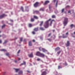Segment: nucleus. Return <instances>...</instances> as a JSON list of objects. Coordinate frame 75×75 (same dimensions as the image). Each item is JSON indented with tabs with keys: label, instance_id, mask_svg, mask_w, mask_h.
Masks as SVG:
<instances>
[{
	"label": "nucleus",
	"instance_id": "nucleus-14",
	"mask_svg": "<svg viewBox=\"0 0 75 75\" xmlns=\"http://www.w3.org/2000/svg\"><path fill=\"white\" fill-rule=\"evenodd\" d=\"M23 74V72L22 71H19L18 73V74Z\"/></svg>",
	"mask_w": 75,
	"mask_h": 75
},
{
	"label": "nucleus",
	"instance_id": "nucleus-22",
	"mask_svg": "<svg viewBox=\"0 0 75 75\" xmlns=\"http://www.w3.org/2000/svg\"><path fill=\"white\" fill-rule=\"evenodd\" d=\"M54 21V20H53L50 23V26H51L52 24V21Z\"/></svg>",
	"mask_w": 75,
	"mask_h": 75
},
{
	"label": "nucleus",
	"instance_id": "nucleus-31",
	"mask_svg": "<svg viewBox=\"0 0 75 75\" xmlns=\"http://www.w3.org/2000/svg\"><path fill=\"white\" fill-rule=\"evenodd\" d=\"M21 9L22 10V11H24L23 8L22 7H21Z\"/></svg>",
	"mask_w": 75,
	"mask_h": 75
},
{
	"label": "nucleus",
	"instance_id": "nucleus-59",
	"mask_svg": "<svg viewBox=\"0 0 75 75\" xmlns=\"http://www.w3.org/2000/svg\"><path fill=\"white\" fill-rule=\"evenodd\" d=\"M54 31H55V30H53V32H54Z\"/></svg>",
	"mask_w": 75,
	"mask_h": 75
},
{
	"label": "nucleus",
	"instance_id": "nucleus-24",
	"mask_svg": "<svg viewBox=\"0 0 75 75\" xmlns=\"http://www.w3.org/2000/svg\"><path fill=\"white\" fill-rule=\"evenodd\" d=\"M28 25L30 27H31L32 26V24H29Z\"/></svg>",
	"mask_w": 75,
	"mask_h": 75
},
{
	"label": "nucleus",
	"instance_id": "nucleus-39",
	"mask_svg": "<svg viewBox=\"0 0 75 75\" xmlns=\"http://www.w3.org/2000/svg\"><path fill=\"white\" fill-rule=\"evenodd\" d=\"M51 35V33H50L48 35V37H50V35Z\"/></svg>",
	"mask_w": 75,
	"mask_h": 75
},
{
	"label": "nucleus",
	"instance_id": "nucleus-36",
	"mask_svg": "<svg viewBox=\"0 0 75 75\" xmlns=\"http://www.w3.org/2000/svg\"><path fill=\"white\" fill-rule=\"evenodd\" d=\"M64 9H63L62 10V12L63 13V12H64Z\"/></svg>",
	"mask_w": 75,
	"mask_h": 75
},
{
	"label": "nucleus",
	"instance_id": "nucleus-61",
	"mask_svg": "<svg viewBox=\"0 0 75 75\" xmlns=\"http://www.w3.org/2000/svg\"><path fill=\"white\" fill-rule=\"evenodd\" d=\"M74 34H75V31L74 33Z\"/></svg>",
	"mask_w": 75,
	"mask_h": 75
},
{
	"label": "nucleus",
	"instance_id": "nucleus-54",
	"mask_svg": "<svg viewBox=\"0 0 75 75\" xmlns=\"http://www.w3.org/2000/svg\"><path fill=\"white\" fill-rule=\"evenodd\" d=\"M53 1H54V3H55L56 0H53Z\"/></svg>",
	"mask_w": 75,
	"mask_h": 75
},
{
	"label": "nucleus",
	"instance_id": "nucleus-58",
	"mask_svg": "<svg viewBox=\"0 0 75 75\" xmlns=\"http://www.w3.org/2000/svg\"><path fill=\"white\" fill-rule=\"evenodd\" d=\"M67 7H70L69 6H67Z\"/></svg>",
	"mask_w": 75,
	"mask_h": 75
},
{
	"label": "nucleus",
	"instance_id": "nucleus-48",
	"mask_svg": "<svg viewBox=\"0 0 75 75\" xmlns=\"http://www.w3.org/2000/svg\"><path fill=\"white\" fill-rule=\"evenodd\" d=\"M66 35H68V32H67L66 34Z\"/></svg>",
	"mask_w": 75,
	"mask_h": 75
},
{
	"label": "nucleus",
	"instance_id": "nucleus-45",
	"mask_svg": "<svg viewBox=\"0 0 75 75\" xmlns=\"http://www.w3.org/2000/svg\"><path fill=\"white\" fill-rule=\"evenodd\" d=\"M23 64H24V65H25V64H26V63H25V62H23Z\"/></svg>",
	"mask_w": 75,
	"mask_h": 75
},
{
	"label": "nucleus",
	"instance_id": "nucleus-55",
	"mask_svg": "<svg viewBox=\"0 0 75 75\" xmlns=\"http://www.w3.org/2000/svg\"><path fill=\"white\" fill-rule=\"evenodd\" d=\"M40 48H41V47H40L39 48V50H40V51H41V49H40Z\"/></svg>",
	"mask_w": 75,
	"mask_h": 75
},
{
	"label": "nucleus",
	"instance_id": "nucleus-37",
	"mask_svg": "<svg viewBox=\"0 0 75 75\" xmlns=\"http://www.w3.org/2000/svg\"><path fill=\"white\" fill-rule=\"evenodd\" d=\"M37 61H40V59H39V58H38V59H37Z\"/></svg>",
	"mask_w": 75,
	"mask_h": 75
},
{
	"label": "nucleus",
	"instance_id": "nucleus-63",
	"mask_svg": "<svg viewBox=\"0 0 75 75\" xmlns=\"http://www.w3.org/2000/svg\"><path fill=\"white\" fill-rule=\"evenodd\" d=\"M33 64H34V65H35V63H33Z\"/></svg>",
	"mask_w": 75,
	"mask_h": 75
},
{
	"label": "nucleus",
	"instance_id": "nucleus-1",
	"mask_svg": "<svg viewBox=\"0 0 75 75\" xmlns=\"http://www.w3.org/2000/svg\"><path fill=\"white\" fill-rule=\"evenodd\" d=\"M51 19H50L48 20L45 23L44 26L45 28H47L49 27V21L51 20Z\"/></svg>",
	"mask_w": 75,
	"mask_h": 75
},
{
	"label": "nucleus",
	"instance_id": "nucleus-53",
	"mask_svg": "<svg viewBox=\"0 0 75 75\" xmlns=\"http://www.w3.org/2000/svg\"><path fill=\"white\" fill-rule=\"evenodd\" d=\"M33 42H35V40H33Z\"/></svg>",
	"mask_w": 75,
	"mask_h": 75
},
{
	"label": "nucleus",
	"instance_id": "nucleus-26",
	"mask_svg": "<svg viewBox=\"0 0 75 75\" xmlns=\"http://www.w3.org/2000/svg\"><path fill=\"white\" fill-rule=\"evenodd\" d=\"M61 51H59L57 52V54H60V52H61Z\"/></svg>",
	"mask_w": 75,
	"mask_h": 75
},
{
	"label": "nucleus",
	"instance_id": "nucleus-47",
	"mask_svg": "<svg viewBox=\"0 0 75 75\" xmlns=\"http://www.w3.org/2000/svg\"><path fill=\"white\" fill-rule=\"evenodd\" d=\"M14 62H15V63H17V61L16 60H15Z\"/></svg>",
	"mask_w": 75,
	"mask_h": 75
},
{
	"label": "nucleus",
	"instance_id": "nucleus-60",
	"mask_svg": "<svg viewBox=\"0 0 75 75\" xmlns=\"http://www.w3.org/2000/svg\"><path fill=\"white\" fill-rule=\"evenodd\" d=\"M61 37H62L61 36H59V38H60Z\"/></svg>",
	"mask_w": 75,
	"mask_h": 75
},
{
	"label": "nucleus",
	"instance_id": "nucleus-7",
	"mask_svg": "<svg viewBox=\"0 0 75 75\" xmlns=\"http://www.w3.org/2000/svg\"><path fill=\"white\" fill-rule=\"evenodd\" d=\"M50 3V1H45V3L43 4V5H45L47 4L48 3Z\"/></svg>",
	"mask_w": 75,
	"mask_h": 75
},
{
	"label": "nucleus",
	"instance_id": "nucleus-3",
	"mask_svg": "<svg viewBox=\"0 0 75 75\" xmlns=\"http://www.w3.org/2000/svg\"><path fill=\"white\" fill-rule=\"evenodd\" d=\"M68 19L67 18H65L64 21V26H65L66 24H67L68 23Z\"/></svg>",
	"mask_w": 75,
	"mask_h": 75
},
{
	"label": "nucleus",
	"instance_id": "nucleus-19",
	"mask_svg": "<svg viewBox=\"0 0 75 75\" xmlns=\"http://www.w3.org/2000/svg\"><path fill=\"white\" fill-rule=\"evenodd\" d=\"M33 55L32 53H31L29 55V57H33Z\"/></svg>",
	"mask_w": 75,
	"mask_h": 75
},
{
	"label": "nucleus",
	"instance_id": "nucleus-28",
	"mask_svg": "<svg viewBox=\"0 0 75 75\" xmlns=\"http://www.w3.org/2000/svg\"><path fill=\"white\" fill-rule=\"evenodd\" d=\"M52 18H56L55 16L54 15H53L52 16Z\"/></svg>",
	"mask_w": 75,
	"mask_h": 75
},
{
	"label": "nucleus",
	"instance_id": "nucleus-15",
	"mask_svg": "<svg viewBox=\"0 0 75 75\" xmlns=\"http://www.w3.org/2000/svg\"><path fill=\"white\" fill-rule=\"evenodd\" d=\"M1 51H4V52H5V51H7L6 50V49H1Z\"/></svg>",
	"mask_w": 75,
	"mask_h": 75
},
{
	"label": "nucleus",
	"instance_id": "nucleus-62",
	"mask_svg": "<svg viewBox=\"0 0 75 75\" xmlns=\"http://www.w3.org/2000/svg\"><path fill=\"white\" fill-rule=\"evenodd\" d=\"M1 37V35H0V37Z\"/></svg>",
	"mask_w": 75,
	"mask_h": 75
},
{
	"label": "nucleus",
	"instance_id": "nucleus-44",
	"mask_svg": "<svg viewBox=\"0 0 75 75\" xmlns=\"http://www.w3.org/2000/svg\"><path fill=\"white\" fill-rule=\"evenodd\" d=\"M71 35L73 37H75L74 36H73V33H71Z\"/></svg>",
	"mask_w": 75,
	"mask_h": 75
},
{
	"label": "nucleus",
	"instance_id": "nucleus-29",
	"mask_svg": "<svg viewBox=\"0 0 75 75\" xmlns=\"http://www.w3.org/2000/svg\"><path fill=\"white\" fill-rule=\"evenodd\" d=\"M34 21V19L33 18H31V22H33Z\"/></svg>",
	"mask_w": 75,
	"mask_h": 75
},
{
	"label": "nucleus",
	"instance_id": "nucleus-25",
	"mask_svg": "<svg viewBox=\"0 0 75 75\" xmlns=\"http://www.w3.org/2000/svg\"><path fill=\"white\" fill-rule=\"evenodd\" d=\"M6 55L7 56H9V55H10V54L8 53H6Z\"/></svg>",
	"mask_w": 75,
	"mask_h": 75
},
{
	"label": "nucleus",
	"instance_id": "nucleus-33",
	"mask_svg": "<svg viewBox=\"0 0 75 75\" xmlns=\"http://www.w3.org/2000/svg\"><path fill=\"white\" fill-rule=\"evenodd\" d=\"M67 37V36H63L62 37L63 38H66Z\"/></svg>",
	"mask_w": 75,
	"mask_h": 75
},
{
	"label": "nucleus",
	"instance_id": "nucleus-52",
	"mask_svg": "<svg viewBox=\"0 0 75 75\" xmlns=\"http://www.w3.org/2000/svg\"><path fill=\"white\" fill-rule=\"evenodd\" d=\"M21 59H20V58H19L18 59V61H20V60H21Z\"/></svg>",
	"mask_w": 75,
	"mask_h": 75
},
{
	"label": "nucleus",
	"instance_id": "nucleus-42",
	"mask_svg": "<svg viewBox=\"0 0 75 75\" xmlns=\"http://www.w3.org/2000/svg\"><path fill=\"white\" fill-rule=\"evenodd\" d=\"M49 8L50 9H50H51V7L50 6V5L49 6Z\"/></svg>",
	"mask_w": 75,
	"mask_h": 75
},
{
	"label": "nucleus",
	"instance_id": "nucleus-27",
	"mask_svg": "<svg viewBox=\"0 0 75 75\" xmlns=\"http://www.w3.org/2000/svg\"><path fill=\"white\" fill-rule=\"evenodd\" d=\"M58 1H57V2H56V7H57V3H58Z\"/></svg>",
	"mask_w": 75,
	"mask_h": 75
},
{
	"label": "nucleus",
	"instance_id": "nucleus-10",
	"mask_svg": "<svg viewBox=\"0 0 75 75\" xmlns=\"http://www.w3.org/2000/svg\"><path fill=\"white\" fill-rule=\"evenodd\" d=\"M28 45L29 46H30V47L32 46V44L31 41L29 42Z\"/></svg>",
	"mask_w": 75,
	"mask_h": 75
},
{
	"label": "nucleus",
	"instance_id": "nucleus-8",
	"mask_svg": "<svg viewBox=\"0 0 75 75\" xmlns=\"http://www.w3.org/2000/svg\"><path fill=\"white\" fill-rule=\"evenodd\" d=\"M42 51L44 52H47V50H46L45 49H44L43 48H42Z\"/></svg>",
	"mask_w": 75,
	"mask_h": 75
},
{
	"label": "nucleus",
	"instance_id": "nucleus-34",
	"mask_svg": "<svg viewBox=\"0 0 75 75\" xmlns=\"http://www.w3.org/2000/svg\"><path fill=\"white\" fill-rule=\"evenodd\" d=\"M47 40H49L50 41H51L52 40L51 39H47Z\"/></svg>",
	"mask_w": 75,
	"mask_h": 75
},
{
	"label": "nucleus",
	"instance_id": "nucleus-11",
	"mask_svg": "<svg viewBox=\"0 0 75 75\" xmlns=\"http://www.w3.org/2000/svg\"><path fill=\"white\" fill-rule=\"evenodd\" d=\"M38 30V28L37 27L36 28H35L34 29V30L36 32H37Z\"/></svg>",
	"mask_w": 75,
	"mask_h": 75
},
{
	"label": "nucleus",
	"instance_id": "nucleus-57",
	"mask_svg": "<svg viewBox=\"0 0 75 75\" xmlns=\"http://www.w3.org/2000/svg\"><path fill=\"white\" fill-rule=\"evenodd\" d=\"M10 21H11V22H13V20H10Z\"/></svg>",
	"mask_w": 75,
	"mask_h": 75
},
{
	"label": "nucleus",
	"instance_id": "nucleus-23",
	"mask_svg": "<svg viewBox=\"0 0 75 75\" xmlns=\"http://www.w3.org/2000/svg\"><path fill=\"white\" fill-rule=\"evenodd\" d=\"M74 25L73 24H72L70 25V27H71V28H72L74 27Z\"/></svg>",
	"mask_w": 75,
	"mask_h": 75
},
{
	"label": "nucleus",
	"instance_id": "nucleus-56",
	"mask_svg": "<svg viewBox=\"0 0 75 75\" xmlns=\"http://www.w3.org/2000/svg\"><path fill=\"white\" fill-rule=\"evenodd\" d=\"M2 42V41H1V40H0V43H1Z\"/></svg>",
	"mask_w": 75,
	"mask_h": 75
},
{
	"label": "nucleus",
	"instance_id": "nucleus-18",
	"mask_svg": "<svg viewBox=\"0 0 75 75\" xmlns=\"http://www.w3.org/2000/svg\"><path fill=\"white\" fill-rule=\"evenodd\" d=\"M33 17H34V18H35V19H38V17L37 16H34Z\"/></svg>",
	"mask_w": 75,
	"mask_h": 75
},
{
	"label": "nucleus",
	"instance_id": "nucleus-21",
	"mask_svg": "<svg viewBox=\"0 0 75 75\" xmlns=\"http://www.w3.org/2000/svg\"><path fill=\"white\" fill-rule=\"evenodd\" d=\"M8 42V41L7 40H5L4 43H3V44H4L5 43H7V42Z\"/></svg>",
	"mask_w": 75,
	"mask_h": 75
},
{
	"label": "nucleus",
	"instance_id": "nucleus-6",
	"mask_svg": "<svg viewBox=\"0 0 75 75\" xmlns=\"http://www.w3.org/2000/svg\"><path fill=\"white\" fill-rule=\"evenodd\" d=\"M38 4L39 3L38 2H36L34 4V6L35 7H36L38 6Z\"/></svg>",
	"mask_w": 75,
	"mask_h": 75
},
{
	"label": "nucleus",
	"instance_id": "nucleus-38",
	"mask_svg": "<svg viewBox=\"0 0 75 75\" xmlns=\"http://www.w3.org/2000/svg\"><path fill=\"white\" fill-rule=\"evenodd\" d=\"M32 33L33 34H35V32L34 31H33L32 32Z\"/></svg>",
	"mask_w": 75,
	"mask_h": 75
},
{
	"label": "nucleus",
	"instance_id": "nucleus-16",
	"mask_svg": "<svg viewBox=\"0 0 75 75\" xmlns=\"http://www.w3.org/2000/svg\"><path fill=\"white\" fill-rule=\"evenodd\" d=\"M40 26H42V24H43V21H41L40 22Z\"/></svg>",
	"mask_w": 75,
	"mask_h": 75
},
{
	"label": "nucleus",
	"instance_id": "nucleus-49",
	"mask_svg": "<svg viewBox=\"0 0 75 75\" xmlns=\"http://www.w3.org/2000/svg\"><path fill=\"white\" fill-rule=\"evenodd\" d=\"M27 72L28 73H30V72L29 71H27Z\"/></svg>",
	"mask_w": 75,
	"mask_h": 75
},
{
	"label": "nucleus",
	"instance_id": "nucleus-20",
	"mask_svg": "<svg viewBox=\"0 0 75 75\" xmlns=\"http://www.w3.org/2000/svg\"><path fill=\"white\" fill-rule=\"evenodd\" d=\"M40 11H44V9L43 8H41L40 9Z\"/></svg>",
	"mask_w": 75,
	"mask_h": 75
},
{
	"label": "nucleus",
	"instance_id": "nucleus-41",
	"mask_svg": "<svg viewBox=\"0 0 75 75\" xmlns=\"http://www.w3.org/2000/svg\"><path fill=\"white\" fill-rule=\"evenodd\" d=\"M20 50H19V51L18 52V54H19V53H20Z\"/></svg>",
	"mask_w": 75,
	"mask_h": 75
},
{
	"label": "nucleus",
	"instance_id": "nucleus-64",
	"mask_svg": "<svg viewBox=\"0 0 75 75\" xmlns=\"http://www.w3.org/2000/svg\"><path fill=\"white\" fill-rule=\"evenodd\" d=\"M31 57V58H32V57Z\"/></svg>",
	"mask_w": 75,
	"mask_h": 75
},
{
	"label": "nucleus",
	"instance_id": "nucleus-13",
	"mask_svg": "<svg viewBox=\"0 0 75 75\" xmlns=\"http://www.w3.org/2000/svg\"><path fill=\"white\" fill-rule=\"evenodd\" d=\"M59 49L60 48L58 47L55 49V50L56 51H58V50H59Z\"/></svg>",
	"mask_w": 75,
	"mask_h": 75
},
{
	"label": "nucleus",
	"instance_id": "nucleus-46",
	"mask_svg": "<svg viewBox=\"0 0 75 75\" xmlns=\"http://www.w3.org/2000/svg\"><path fill=\"white\" fill-rule=\"evenodd\" d=\"M24 65L23 63H21V64L20 65V66L21 65Z\"/></svg>",
	"mask_w": 75,
	"mask_h": 75
},
{
	"label": "nucleus",
	"instance_id": "nucleus-30",
	"mask_svg": "<svg viewBox=\"0 0 75 75\" xmlns=\"http://www.w3.org/2000/svg\"><path fill=\"white\" fill-rule=\"evenodd\" d=\"M6 26V25L5 24L2 27V28H4Z\"/></svg>",
	"mask_w": 75,
	"mask_h": 75
},
{
	"label": "nucleus",
	"instance_id": "nucleus-2",
	"mask_svg": "<svg viewBox=\"0 0 75 75\" xmlns=\"http://www.w3.org/2000/svg\"><path fill=\"white\" fill-rule=\"evenodd\" d=\"M42 71H44L42 72L41 75H46L47 70V69H42L41 71V72H42Z\"/></svg>",
	"mask_w": 75,
	"mask_h": 75
},
{
	"label": "nucleus",
	"instance_id": "nucleus-51",
	"mask_svg": "<svg viewBox=\"0 0 75 75\" xmlns=\"http://www.w3.org/2000/svg\"><path fill=\"white\" fill-rule=\"evenodd\" d=\"M35 12L36 13H38L39 12L38 11H35Z\"/></svg>",
	"mask_w": 75,
	"mask_h": 75
},
{
	"label": "nucleus",
	"instance_id": "nucleus-12",
	"mask_svg": "<svg viewBox=\"0 0 75 75\" xmlns=\"http://www.w3.org/2000/svg\"><path fill=\"white\" fill-rule=\"evenodd\" d=\"M70 45V43L69 42V41H68L67 42V43L66 44V45L67 47H69V46Z\"/></svg>",
	"mask_w": 75,
	"mask_h": 75
},
{
	"label": "nucleus",
	"instance_id": "nucleus-35",
	"mask_svg": "<svg viewBox=\"0 0 75 75\" xmlns=\"http://www.w3.org/2000/svg\"><path fill=\"white\" fill-rule=\"evenodd\" d=\"M64 65L66 66H67V64L65 62V63L64 64Z\"/></svg>",
	"mask_w": 75,
	"mask_h": 75
},
{
	"label": "nucleus",
	"instance_id": "nucleus-4",
	"mask_svg": "<svg viewBox=\"0 0 75 75\" xmlns=\"http://www.w3.org/2000/svg\"><path fill=\"white\" fill-rule=\"evenodd\" d=\"M36 55L38 56H39L40 55H41V56H42V57H45V55L44 54L40 53V52H37Z\"/></svg>",
	"mask_w": 75,
	"mask_h": 75
},
{
	"label": "nucleus",
	"instance_id": "nucleus-40",
	"mask_svg": "<svg viewBox=\"0 0 75 75\" xmlns=\"http://www.w3.org/2000/svg\"><path fill=\"white\" fill-rule=\"evenodd\" d=\"M22 38H21V39H20V41H21V42L22 41Z\"/></svg>",
	"mask_w": 75,
	"mask_h": 75
},
{
	"label": "nucleus",
	"instance_id": "nucleus-32",
	"mask_svg": "<svg viewBox=\"0 0 75 75\" xmlns=\"http://www.w3.org/2000/svg\"><path fill=\"white\" fill-rule=\"evenodd\" d=\"M60 68H62V67H60V66H58V69H59Z\"/></svg>",
	"mask_w": 75,
	"mask_h": 75
},
{
	"label": "nucleus",
	"instance_id": "nucleus-43",
	"mask_svg": "<svg viewBox=\"0 0 75 75\" xmlns=\"http://www.w3.org/2000/svg\"><path fill=\"white\" fill-rule=\"evenodd\" d=\"M40 39L42 40H43V38L42 37H40Z\"/></svg>",
	"mask_w": 75,
	"mask_h": 75
},
{
	"label": "nucleus",
	"instance_id": "nucleus-50",
	"mask_svg": "<svg viewBox=\"0 0 75 75\" xmlns=\"http://www.w3.org/2000/svg\"><path fill=\"white\" fill-rule=\"evenodd\" d=\"M71 12V11L70 10L68 12V13H69Z\"/></svg>",
	"mask_w": 75,
	"mask_h": 75
},
{
	"label": "nucleus",
	"instance_id": "nucleus-17",
	"mask_svg": "<svg viewBox=\"0 0 75 75\" xmlns=\"http://www.w3.org/2000/svg\"><path fill=\"white\" fill-rule=\"evenodd\" d=\"M40 30H45V29H44L43 28H42V27H40Z\"/></svg>",
	"mask_w": 75,
	"mask_h": 75
},
{
	"label": "nucleus",
	"instance_id": "nucleus-5",
	"mask_svg": "<svg viewBox=\"0 0 75 75\" xmlns=\"http://www.w3.org/2000/svg\"><path fill=\"white\" fill-rule=\"evenodd\" d=\"M7 16L6 15H5L4 14H3L2 15L0 16V19H1L5 16Z\"/></svg>",
	"mask_w": 75,
	"mask_h": 75
},
{
	"label": "nucleus",
	"instance_id": "nucleus-9",
	"mask_svg": "<svg viewBox=\"0 0 75 75\" xmlns=\"http://www.w3.org/2000/svg\"><path fill=\"white\" fill-rule=\"evenodd\" d=\"M16 72H18L20 71V69H14Z\"/></svg>",
	"mask_w": 75,
	"mask_h": 75
}]
</instances>
